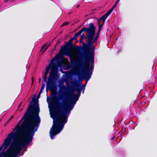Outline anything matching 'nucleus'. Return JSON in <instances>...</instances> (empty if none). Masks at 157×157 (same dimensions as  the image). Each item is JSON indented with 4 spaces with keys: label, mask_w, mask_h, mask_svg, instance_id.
I'll return each instance as SVG.
<instances>
[{
    "label": "nucleus",
    "mask_w": 157,
    "mask_h": 157,
    "mask_svg": "<svg viewBox=\"0 0 157 157\" xmlns=\"http://www.w3.org/2000/svg\"><path fill=\"white\" fill-rule=\"evenodd\" d=\"M39 115L28 108L24 116L16 126L18 135L21 133V138L15 140L11 144L23 148L27 146L33 140L35 132L38 128L40 123Z\"/></svg>",
    "instance_id": "obj_1"
},
{
    "label": "nucleus",
    "mask_w": 157,
    "mask_h": 157,
    "mask_svg": "<svg viewBox=\"0 0 157 157\" xmlns=\"http://www.w3.org/2000/svg\"><path fill=\"white\" fill-rule=\"evenodd\" d=\"M75 87H76L74 90L77 91L78 94L76 95L74 92L72 93V95L74 97L70 99L69 103H67L66 101L63 100V104L61 102L55 104L54 102L53 105V111L55 118L54 128H56L59 124L60 128L59 132L63 128L64 124L67 122L68 120V114L73 109L74 105L78 100L79 96L81 94V90L84 91L86 85L82 84L80 86V84L77 82L73 83Z\"/></svg>",
    "instance_id": "obj_2"
},
{
    "label": "nucleus",
    "mask_w": 157,
    "mask_h": 157,
    "mask_svg": "<svg viewBox=\"0 0 157 157\" xmlns=\"http://www.w3.org/2000/svg\"><path fill=\"white\" fill-rule=\"evenodd\" d=\"M57 74V68L55 65L53 64L52 66L49 75L48 77L46 87L47 91L48 90H50L51 91V95L52 97V99L54 100L52 105V114L51 115V117L53 119V124L50 131V136L52 139H53V137L59 134L60 132L59 131L60 128L59 124V125L56 128H54L53 126L55 122L54 119L55 120V118L54 117H53L54 115L53 111V105L54 102L55 104H57L58 103L60 102L59 101L58 99L61 100L64 98V96L62 94L60 95L58 99L57 98L56 94L57 87L55 84V82L58 78Z\"/></svg>",
    "instance_id": "obj_3"
},
{
    "label": "nucleus",
    "mask_w": 157,
    "mask_h": 157,
    "mask_svg": "<svg viewBox=\"0 0 157 157\" xmlns=\"http://www.w3.org/2000/svg\"><path fill=\"white\" fill-rule=\"evenodd\" d=\"M73 40L71 38L69 41L65 42V45L60 48V51L58 53L56 57H53L51 61V64H53L55 61L58 60L63 57V54L66 51L69 52L70 51H72L75 52H77L80 50V47L78 46H74L72 44Z\"/></svg>",
    "instance_id": "obj_4"
},
{
    "label": "nucleus",
    "mask_w": 157,
    "mask_h": 157,
    "mask_svg": "<svg viewBox=\"0 0 157 157\" xmlns=\"http://www.w3.org/2000/svg\"><path fill=\"white\" fill-rule=\"evenodd\" d=\"M84 54L83 53V57L84 59V62L83 65L82 64V60L80 59L81 63V65L80 67L82 71V73L83 78L86 80V83H87L88 81L91 78V75H92V72H91L90 74L89 73L90 69V61H91L90 59V56L86 54Z\"/></svg>",
    "instance_id": "obj_5"
},
{
    "label": "nucleus",
    "mask_w": 157,
    "mask_h": 157,
    "mask_svg": "<svg viewBox=\"0 0 157 157\" xmlns=\"http://www.w3.org/2000/svg\"><path fill=\"white\" fill-rule=\"evenodd\" d=\"M40 94H38L36 99L35 97L36 96V94L33 95V97L32 98V100L30 102V104L29 105L28 108L35 112L37 115H39L40 112V109L39 106L38 99L40 98Z\"/></svg>",
    "instance_id": "obj_6"
},
{
    "label": "nucleus",
    "mask_w": 157,
    "mask_h": 157,
    "mask_svg": "<svg viewBox=\"0 0 157 157\" xmlns=\"http://www.w3.org/2000/svg\"><path fill=\"white\" fill-rule=\"evenodd\" d=\"M22 148L17 147L13 144H11L9 148L8 157H17L21 155V152Z\"/></svg>",
    "instance_id": "obj_7"
},
{
    "label": "nucleus",
    "mask_w": 157,
    "mask_h": 157,
    "mask_svg": "<svg viewBox=\"0 0 157 157\" xmlns=\"http://www.w3.org/2000/svg\"><path fill=\"white\" fill-rule=\"evenodd\" d=\"M17 134V132H12L9 133L7 138L4 140V141L2 146L0 147V152L4 147L3 150L6 149L9 146L13 138L15 137V136Z\"/></svg>",
    "instance_id": "obj_8"
},
{
    "label": "nucleus",
    "mask_w": 157,
    "mask_h": 157,
    "mask_svg": "<svg viewBox=\"0 0 157 157\" xmlns=\"http://www.w3.org/2000/svg\"><path fill=\"white\" fill-rule=\"evenodd\" d=\"M95 34L91 33L88 35H87L86 38L88 39V43H84V46L82 49L83 51L85 50L90 49V46L93 45V41Z\"/></svg>",
    "instance_id": "obj_9"
},
{
    "label": "nucleus",
    "mask_w": 157,
    "mask_h": 157,
    "mask_svg": "<svg viewBox=\"0 0 157 157\" xmlns=\"http://www.w3.org/2000/svg\"><path fill=\"white\" fill-rule=\"evenodd\" d=\"M53 9L54 11L53 18L55 20H58L62 15L63 11L59 6L56 4L53 6Z\"/></svg>",
    "instance_id": "obj_10"
},
{
    "label": "nucleus",
    "mask_w": 157,
    "mask_h": 157,
    "mask_svg": "<svg viewBox=\"0 0 157 157\" xmlns=\"http://www.w3.org/2000/svg\"><path fill=\"white\" fill-rule=\"evenodd\" d=\"M81 30H82V32H86L87 33V35H88L91 33L93 34L95 33V27L94 24L92 23L90 24L88 27H84Z\"/></svg>",
    "instance_id": "obj_11"
},
{
    "label": "nucleus",
    "mask_w": 157,
    "mask_h": 157,
    "mask_svg": "<svg viewBox=\"0 0 157 157\" xmlns=\"http://www.w3.org/2000/svg\"><path fill=\"white\" fill-rule=\"evenodd\" d=\"M95 47L92 45L90 47V49L85 50L83 51L84 54L90 56V57H94L95 55Z\"/></svg>",
    "instance_id": "obj_12"
},
{
    "label": "nucleus",
    "mask_w": 157,
    "mask_h": 157,
    "mask_svg": "<svg viewBox=\"0 0 157 157\" xmlns=\"http://www.w3.org/2000/svg\"><path fill=\"white\" fill-rule=\"evenodd\" d=\"M113 9H114L112 7L108 11H107L106 13L104 14L101 17L98 18L94 17H91L88 18L86 20H89V19L92 18L95 19L96 20H106L108 17L110 13L113 11Z\"/></svg>",
    "instance_id": "obj_13"
},
{
    "label": "nucleus",
    "mask_w": 157,
    "mask_h": 157,
    "mask_svg": "<svg viewBox=\"0 0 157 157\" xmlns=\"http://www.w3.org/2000/svg\"><path fill=\"white\" fill-rule=\"evenodd\" d=\"M113 9H114L112 7L108 11H107L106 13L104 14L101 17L98 18L94 17H91L88 18L86 20H89V19L92 18L95 19L96 20H106L108 17L110 13L113 11Z\"/></svg>",
    "instance_id": "obj_14"
},
{
    "label": "nucleus",
    "mask_w": 157,
    "mask_h": 157,
    "mask_svg": "<svg viewBox=\"0 0 157 157\" xmlns=\"http://www.w3.org/2000/svg\"><path fill=\"white\" fill-rule=\"evenodd\" d=\"M99 26L98 27V32H100L103 25L105 20H98Z\"/></svg>",
    "instance_id": "obj_15"
},
{
    "label": "nucleus",
    "mask_w": 157,
    "mask_h": 157,
    "mask_svg": "<svg viewBox=\"0 0 157 157\" xmlns=\"http://www.w3.org/2000/svg\"><path fill=\"white\" fill-rule=\"evenodd\" d=\"M91 59L90 65V66L89 73L90 74L91 72L92 73V69H93V65L94 64V57H90Z\"/></svg>",
    "instance_id": "obj_16"
},
{
    "label": "nucleus",
    "mask_w": 157,
    "mask_h": 157,
    "mask_svg": "<svg viewBox=\"0 0 157 157\" xmlns=\"http://www.w3.org/2000/svg\"><path fill=\"white\" fill-rule=\"evenodd\" d=\"M51 44H50L48 45L46 47V44H45L43 46H42L41 48L40 51L42 52V54H43V53L47 49L48 47L50 46Z\"/></svg>",
    "instance_id": "obj_17"
},
{
    "label": "nucleus",
    "mask_w": 157,
    "mask_h": 157,
    "mask_svg": "<svg viewBox=\"0 0 157 157\" xmlns=\"http://www.w3.org/2000/svg\"><path fill=\"white\" fill-rule=\"evenodd\" d=\"M5 150H3L1 153H0V155L2 157H5L6 155H7V157H8V152L9 151V149H8L7 151H5Z\"/></svg>",
    "instance_id": "obj_18"
},
{
    "label": "nucleus",
    "mask_w": 157,
    "mask_h": 157,
    "mask_svg": "<svg viewBox=\"0 0 157 157\" xmlns=\"http://www.w3.org/2000/svg\"><path fill=\"white\" fill-rule=\"evenodd\" d=\"M86 37V36L84 35L83 33H82L80 37V38L79 41V42L80 43H82V44L83 47L84 46V43H85L83 42V40Z\"/></svg>",
    "instance_id": "obj_19"
},
{
    "label": "nucleus",
    "mask_w": 157,
    "mask_h": 157,
    "mask_svg": "<svg viewBox=\"0 0 157 157\" xmlns=\"http://www.w3.org/2000/svg\"><path fill=\"white\" fill-rule=\"evenodd\" d=\"M59 88L63 93L64 92H66L67 91V88L64 85L59 87Z\"/></svg>",
    "instance_id": "obj_20"
},
{
    "label": "nucleus",
    "mask_w": 157,
    "mask_h": 157,
    "mask_svg": "<svg viewBox=\"0 0 157 157\" xmlns=\"http://www.w3.org/2000/svg\"><path fill=\"white\" fill-rule=\"evenodd\" d=\"M100 33V32H97L96 35L95 36L94 38L93 39V43H95L96 42V41L98 39L99 37V34Z\"/></svg>",
    "instance_id": "obj_21"
},
{
    "label": "nucleus",
    "mask_w": 157,
    "mask_h": 157,
    "mask_svg": "<svg viewBox=\"0 0 157 157\" xmlns=\"http://www.w3.org/2000/svg\"><path fill=\"white\" fill-rule=\"evenodd\" d=\"M59 86V87L62 86L64 85L63 84V82L62 80L59 81V82L58 84Z\"/></svg>",
    "instance_id": "obj_22"
},
{
    "label": "nucleus",
    "mask_w": 157,
    "mask_h": 157,
    "mask_svg": "<svg viewBox=\"0 0 157 157\" xmlns=\"http://www.w3.org/2000/svg\"><path fill=\"white\" fill-rule=\"evenodd\" d=\"M69 23L68 22H65L64 23H63V24H62L60 26V27H62L63 26H65V25H67Z\"/></svg>",
    "instance_id": "obj_23"
},
{
    "label": "nucleus",
    "mask_w": 157,
    "mask_h": 157,
    "mask_svg": "<svg viewBox=\"0 0 157 157\" xmlns=\"http://www.w3.org/2000/svg\"><path fill=\"white\" fill-rule=\"evenodd\" d=\"M43 81H44V82H47V76L46 75H43Z\"/></svg>",
    "instance_id": "obj_24"
},
{
    "label": "nucleus",
    "mask_w": 157,
    "mask_h": 157,
    "mask_svg": "<svg viewBox=\"0 0 157 157\" xmlns=\"http://www.w3.org/2000/svg\"><path fill=\"white\" fill-rule=\"evenodd\" d=\"M82 32V30L81 29L78 33H76L75 34L78 36L80 35Z\"/></svg>",
    "instance_id": "obj_25"
},
{
    "label": "nucleus",
    "mask_w": 157,
    "mask_h": 157,
    "mask_svg": "<svg viewBox=\"0 0 157 157\" xmlns=\"http://www.w3.org/2000/svg\"><path fill=\"white\" fill-rule=\"evenodd\" d=\"M51 66L49 65L45 69V71H47L49 72V71L50 68Z\"/></svg>",
    "instance_id": "obj_26"
},
{
    "label": "nucleus",
    "mask_w": 157,
    "mask_h": 157,
    "mask_svg": "<svg viewBox=\"0 0 157 157\" xmlns=\"http://www.w3.org/2000/svg\"><path fill=\"white\" fill-rule=\"evenodd\" d=\"M78 36L76 34L72 38H71L73 40L77 39Z\"/></svg>",
    "instance_id": "obj_27"
},
{
    "label": "nucleus",
    "mask_w": 157,
    "mask_h": 157,
    "mask_svg": "<svg viewBox=\"0 0 157 157\" xmlns=\"http://www.w3.org/2000/svg\"><path fill=\"white\" fill-rule=\"evenodd\" d=\"M15 0H4V2L5 3H6L9 1L11 2H13Z\"/></svg>",
    "instance_id": "obj_28"
},
{
    "label": "nucleus",
    "mask_w": 157,
    "mask_h": 157,
    "mask_svg": "<svg viewBox=\"0 0 157 157\" xmlns=\"http://www.w3.org/2000/svg\"><path fill=\"white\" fill-rule=\"evenodd\" d=\"M45 86V84L43 83H42V86L41 88V89L42 90H43Z\"/></svg>",
    "instance_id": "obj_29"
},
{
    "label": "nucleus",
    "mask_w": 157,
    "mask_h": 157,
    "mask_svg": "<svg viewBox=\"0 0 157 157\" xmlns=\"http://www.w3.org/2000/svg\"><path fill=\"white\" fill-rule=\"evenodd\" d=\"M61 43V42L59 40H58L57 41V43L56 45V46L59 44Z\"/></svg>",
    "instance_id": "obj_30"
},
{
    "label": "nucleus",
    "mask_w": 157,
    "mask_h": 157,
    "mask_svg": "<svg viewBox=\"0 0 157 157\" xmlns=\"http://www.w3.org/2000/svg\"><path fill=\"white\" fill-rule=\"evenodd\" d=\"M48 73V72L45 71V72L44 73V75L47 76Z\"/></svg>",
    "instance_id": "obj_31"
},
{
    "label": "nucleus",
    "mask_w": 157,
    "mask_h": 157,
    "mask_svg": "<svg viewBox=\"0 0 157 157\" xmlns=\"http://www.w3.org/2000/svg\"><path fill=\"white\" fill-rule=\"evenodd\" d=\"M32 82L31 84H32V85L33 83V82H34V78L33 77H32Z\"/></svg>",
    "instance_id": "obj_32"
},
{
    "label": "nucleus",
    "mask_w": 157,
    "mask_h": 157,
    "mask_svg": "<svg viewBox=\"0 0 157 157\" xmlns=\"http://www.w3.org/2000/svg\"><path fill=\"white\" fill-rule=\"evenodd\" d=\"M117 3H116L114 6L112 7L113 9L117 5Z\"/></svg>",
    "instance_id": "obj_33"
},
{
    "label": "nucleus",
    "mask_w": 157,
    "mask_h": 157,
    "mask_svg": "<svg viewBox=\"0 0 157 157\" xmlns=\"http://www.w3.org/2000/svg\"><path fill=\"white\" fill-rule=\"evenodd\" d=\"M43 90H42V89H40V92H39V94H41V93H42V92Z\"/></svg>",
    "instance_id": "obj_34"
},
{
    "label": "nucleus",
    "mask_w": 157,
    "mask_h": 157,
    "mask_svg": "<svg viewBox=\"0 0 157 157\" xmlns=\"http://www.w3.org/2000/svg\"><path fill=\"white\" fill-rule=\"evenodd\" d=\"M114 136H113L111 139V140H113V139H114Z\"/></svg>",
    "instance_id": "obj_35"
},
{
    "label": "nucleus",
    "mask_w": 157,
    "mask_h": 157,
    "mask_svg": "<svg viewBox=\"0 0 157 157\" xmlns=\"http://www.w3.org/2000/svg\"><path fill=\"white\" fill-rule=\"evenodd\" d=\"M77 75H78V77H79L80 75V73H78Z\"/></svg>",
    "instance_id": "obj_36"
},
{
    "label": "nucleus",
    "mask_w": 157,
    "mask_h": 157,
    "mask_svg": "<svg viewBox=\"0 0 157 157\" xmlns=\"http://www.w3.org/2000/svg\"><path fill=\"white\" fill-rule=\"evenodd\" d=\"M78 42V40H77V41L75 42V44H74V45H75H75H76V44H75L76 43Z\"/></svg>",
    "instance_id": "obj_37"
},
{
    "label": "nucleus",
    "mask_w": 157,
    "mask_h": 157,
    "mask_svg": "<svg viewBox=\"0 0 157 157\" xmlns=\"http://www.w3.org/2000/svg\"><path fill=\"white\" fill-rule=\"evenodd\" d=\"M41 80V79L40 78H39V83L40 82Z\"/></svg>",
    "instance_id": "obj_38"
},
{
    "label": "nucleus",
    "mask_w": 157,
    "mask_h": 157,
    "mask_svg": "<svg viewBox=\"0 0 157 157\" xmlns=\"http://www.w3.org/2000/svg\"><path fill=\"white\" fill-rule=\"evenodd\" d=\"M67 55L69 56H71V55L70 54H67Z\"/></svg>",
    "instance_id": "obj_39"
},
{
    "label": "nucleus",
    "mask_w": 157,
    "mask_h": 157,
    "mask_svg": "<svg viewBox=\"0 0 157 157\" xmlns=\"http://www.w3.org/2000/svg\"><path fill=\"white\" fill-rule=\"evenodd\" d=\"M73 60H71V63L72 64V63H73Z\"/></svg>",
    "instance_id": "obj_40"
},
{
    "label": "nucleus",
    "mask_w": 157,
    "mask_h": 157,
    "mask_svg": "<svg viewBox=\"0 0 157 157\" xmlns=\"http://www.w3.org/2000/svg\"><path fill=\"white\" fill-rule=\"evenodd\" d=\"M120 0H117V1L116 2V3H117Z\"/></svg>",
    "instance_id": "obj_41"
},
{
    "label": "nucleus",
    "mask_w": 157,
    "mask_h": 157,
    "mask_svg": "<svg viewBox=\"0 0 157 157\" xmlns=\"http://www.w3.org/2000/svg\"><path fill=\"white\" fill-rule=\"evenodd\" d=\"M120 0H117V1L116 2V3H117Z\"/></svg>",
    "instance_id": "obj_42"
},
{
    "label": "nucleus",
    "mask_w": 157,
    "mask_h": 157,
    "mask_svg": "<svg viewBox=\"0 0 157 157\" xmlns=\"http://www.w3.org/2000/svg\"><path fill=\"white\" fill-rule=\"evenodd\" d=\"M79 5H77V6H76V7L77 8H78L79 7Z\"/></svg>",
    "instance_id": "obj_43"
},
{
    "label": "nucleus",
    "mask_w": 157,
    "mask_h": 157,
    "mask_svg": "<svg viewBox=\"0 0 157 157\" xmlns=\"http://www.w3.org/2000/svg\"><path fill=\"white\" fill-rule=\"evenodd\" d=\"M48 99H49V98L48 97H47V101L48 102Z\"/></svg>",
    "instance_id": "obj_44"
},
{
    "label": "nucleus",
    "mask_w": 157,
    "mask_h": 157,
    "mask_svg": "<svg viewBox=\"0 0 157 157\" xmlns=\"http://www.w3.org/2000/svg\"><path fill=\"white\" fill-rule=\"evenodd\" d=\"M55 48H56V46H55L54 48V50H55Z\"/></svg>",
    "instance_id": "obj_45"
},
{
    "label": "nucleus",
    "mask_w": 157,
    "mask_h": 157,
    "mask_svg": "<svg viewBox=\"0 0 157 157\" xmlns=\"http://www.w3.org/2000/svg\"><path fill=\"white\" fill-rule=\"evenodd\" d=\"M93 12H91V13H90V14L91 15V14H93Z\"/></svg>",
    "instance_id": "obj_46"
},
{
    "label": "nucleus",
    "mask_w": 157,
    "mask_h": 157,
    "mask_svg": "<svg viewBox=\"0 0 157 157\" xmlns=\"http://www.w3.org/2000/svg\"><path fill=\"white\" fill-rule=\"evenodd\" d=\"M82 93H84V91H83V90H82Z\"/></svg>",
    "instance_id": "obj_47"
},
{
    "label": "nucleus",
    "mask_w": 157,
    "mask_h": 157,
    "mask_svg": "<svg viewBox=\"0 0 157 157\" xmlns=\"http://www.w3.org/2000/svg\"><path fill=\"white\" fill-rule=\"evenodd\" d=\"M13 117H12L10 118V119H12V118H13Z\"/></svg>",
    "instance_id": "obj_48"
}]
</instances>
